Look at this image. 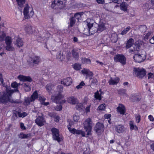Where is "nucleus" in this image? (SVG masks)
I'll return each instance as SVG.
<instances>
[{"label": "nucleus", "instance_id": "38", "mask_svg": "<svg viewBox=\"0 0 154 154\" xmlns=\"http://www.w3.org/2000/svg\"><path fill=\"white\" fill-rule=\"evenodd\" d=\"M72 56L76 59H78L79 57V54L78 52L75 51L73 49L72 51Z\"/></svg>", "mask_w": 154, "mask_h": 154}, {"label": "nucleus", "instance_id": "11", "mask_svg": "<svg viewBox=\"0 0 154 154\" xmlns=\"http://www.w3.org/2000/svg\"><path fill=\"white\" fill-rule=\"evenodd\" d=\"M145 55L143 54H134V59L135 62L140 63L142 62L145 59Z\"/></svg>", "mask_w": 154, "mask_h": 154}, {"label": "nucleus", "instance_id": "1", "mask_svg": "<svg viewBox=\"0 0 154 154\" xmlns=\"http://www.w3.org/2000/svg\"><path fill=\"white\" fill-rule=\"evenodd\" d=\"M14 92V91L10 88H6L3 92V95L0 97V103L5 104L8 102H12L13 100L11 99V97Z\"/></svg>", "mask_w": 154, "mask_h": 154}, {"label": "nucleus", "instance_id": "18", "mask_svg": "<svg viewBox=\"0 0 154 154\" xmlns=\"http://www.w3.org/2000/svg\"><path fill=\"white\" fill-rule=\"evenodd\" d=\"M93 29H84L82 32L85 35H90L93 34L95 32L97 31V30H93Z\"/></svg>", "mask_w": 154, "mask_h": 154}, {"label": "nucleus", "instance_id": "29", "mask_svg": "<svg viewBox=\"0 0 154 154\" xmlns=\"http://www.w3.org/2000/svg\"><path fill=\"white\" fill-rule=\"evenodd\" d=\"M120 7L122 10L125 11L127 10L128 4L125 2H123L121 4Z\"/></svg>", "mask_w": 154, "mask_h": 154}, {"label": "nucleus", "instance_id": "34", "mask_svg": "<svg viewBox=\"0 0 154 154\" xmlns=\"http://www.w3.org/2000/svg\"><path fill=\"white\" fill-rule=\"evenodd\" d=\"M24 100L25 101L24 103L25 105H28L30 104V102H32L31 101V97H25Z\"/></svg>", "mask_w": 154, "mask_h": 154}, {"label": "nucleus", "instance_id": "31", "mask_svg": "<svg viewBox=\"0 0 154 154\" xmlns=\"http://www.w3.org/2000/svg\"><path fill=\"white\" fill-rule=\"evenodd\" d=\"M56 57L57 59L62 61L64 59V56L63 55V53L60 51L57 53L56 55Z\"/></svg>", "mask_w": 154, "mask_h": 154}, {"label": "nucleus", "instance_id": "63", "mask_svg": "<svg viewBox=\"0 0 154 154\" xmlns=\"http://www.w3.org/2000/svg\"><path fill=\"white\" fill-rule=\"evenodd\" d=\"M90 106H91V105H89L86 108L85 111H86V112L87 113V112H90Z\"/></svg>", "mask_w": 154, "mask_h": 154}, {"label": "nucleus", "instance_id": "41", "mask_svg": "<svg viewBox=\"0 0 154 154\" xmlns=\"http://www.w3.org/2000/svg\"><path fill=\"white\" fill-rule=\"evenodd\" d=\"M74 17V18L75 19V20L76 19L78 21H79V20L81 17V14L79 13H77L75 14H74V17Z\"/></svg>", "mask_w": 154, "mask_h": 154}, {"label": "nucleus", "instance_id": "64", "mask_svg": "<svg viewBox=\"0 0 154 154\" xmlns=\"http://www.w3.org/2000/svg\"><path fill=\"white\" fill-rule=\"evenodd\" d=\"M111 115L110 114H106L104 116V118L105 119H109L111 117Z\"/></svg>", "mask_w": 154, "mask_h": 154}, {"label": "nucleus", "instance_id": "8", "mask_svg": "<svg viewBox=\"0 0 154 154\" xmlns=\"http://www.w3.org/2000/svg\"><path fill=\"white\" fill-rule=\"evenodd\" d=\"M134 73L140 78H142L146 74L145 70L142 68H134Z\"/></svg>", "mask_w": 154, "mask_h": 154}, {"label": "nucleus", "instance_id": "4", "mask_svg": "<svg viewBox=\"0 0 154 154\" xmlns=\"http://www.w3.org/2000/svg\"><path fill=\"white\" fill-rule=\"evenodd\" d=\"M41 62L40 57L37 56H35L29 57L28 60V62L31 65H37Z\"/></svg>", "mask_w": 154, "mask_h": 154}, {"label": "nucleus", "instance_id": "39", "mask_svg": "<svg viewBox=\"0 0 154 154\" xmlns=\"http://www.w3.org/2000/svg\"><path fill=\"white\" fill-rule=\"evenodd\" d=\"M94 97L96 99L99 100H100L101 99V94L99 93L98 91H97V92L95 93Z\"/></svg>", "mask_w": 154, "mask_h": 154}, {"label": "nucleus", "instance_id": "12", "mask_svg": "<svg viewBox=\"0 0 154 154\" xmlns=\"http://www.w3.org/2000/svg\"><path fill=\"white\" fill-rule=\"evenodd\" d=\"M117 112L122 115H124L125 108V106L122 104H119L117 108Z\"/></svg>", "mask_w": 154, "mask_h": 154}, {"label": "nucleus", "instance_id": "7", "mask_svg": "<svg viewBox=\"0 0 154 154\" xmlns=\"http://www.w3.org/2000/svg\"><path fill=\"white\" fill-rule=\"evenodd\" d=\"M114 60L116 62H119L123 65L126 63V58L125 56L122 54H117L114 57Z\"/></svg>", "mask_w": 154, "mask_h": 154}, {"label": "nucleus", "instance_id": "48", "mask_svg": "<svg viewBox=\"0 0 154 154\" xmlns=\"http://www.w3.org/2000/svg\"><path fill=\"white\" fill-rule=\"evenodd\" d=\"M105 104H102L100 106H99L98 108V109L99 110H104L105 109Z\"/></svg>", "mask_w": 154, "mask_h": 154}, {"label": "nucleus", "instance_id": "35", "mask_svg": "<svg viewBox=\"0 0 154 154\" xmlns=\"http://www.w3.org/2000/svg\"><path fill=\"white\" fill-rule=\"evenodd\" d=\"M139 46L138 45L137 47V48L136 49V50L135 48H133L132 49H131L129 50V52L130 53L133 54H136L137 53L138 51L137 49H139Z\"/></svg>", "mask_w": 154, "mask_h": 154}, {"label": "nucleus", "instance_id": "9", "mask_svg": "<svg viewBox=\"0 0 154 154\" xmlns=\"http://www.w3.org/2000/svg\"><path fill=\"white\" fill-rule=\"evenodd\" d=\"M35 123L39 126L41 127L44 125L45 122V119L42 115H38L35 120Z\"/></svg>", "mask_w": 154, "mask_h": 154}, {"label": "nucleus", "instance_id": "44", "mask_svg": "<svg viewBox=\"0 0 154 154\" xmlns=\"http://www.w3.org/2000/svg\"><path fill=\"white\" fill-rule=\"evenodd\" d=\"M73 67L76 70H79L81 68V65L79 63H75L73 65Z\"/></svg>", "mask_w": 154, "mask_h": 154}, {"label": "nucleus", "instance_id": "53", "mask_svg": "<svg viewBox=\"0 0 154 154\" xmlns=\"http://www.w3.org/2000/svg\"><path fill=\"white\" fill-rule=\"evenodd\" d=\"M73 120L75 122H77L79 119L80 117L78 116L74 115L73 116Z\"/></svg>", "mask_w": 154, "mask_h": 154}, {"label": "nucleus", "instance_id": "26", "mask_svg": "<svg viewBox=\"0 0 154 154\" xmlns=\"http://www.w3.org/2000/svg\"><path fill=\"white\" fill-rule=\"evenodd\" d=\"M16 44L18 47H20L23 45V42L21 38H17L16 39Z\"/></svg>", "mask_w": 154, "mask_h": 154}, {"label": "nucleus", "instance_id": "40", "mask_svg": "<svg viewBox=\"0 0 154 154\" xmlns=\"http://www.w3.org/2000/svg\"><path fill=\"white\" fill-rule=\"evenodd\" d=\"M12 40L11 38L10 37H7L5 38V43L6 45L11 44L12 43Z\"/></svg>", "mask_w": 154, "mask_h": 154}, {"label": "nucleus", "instance_id": "56", "mask_svg": "<svg viewBox=\"0 0 154 154\" xmlns=\"http://www.w3.org/2000/svg\"><path fill=\"white\" fill-rule=\"evenodd\" d=\"M20 127L23 130H25L26 129V128L25 127L24 125V124L22 122H20Z\"/></svg>", "mask_w": 154, "mask_h": 154}, {"label": "nucleus", "instance_id": "57", "mask_svg": "<svg viewBox=\"0 0 154 154\" xmlns=\"http://www.w3.org/2000/svg\"><path fill=\"white\" fill-rule=\"evenodd\" d=\"M51 7L54 9H56L57 8L56 4L54 3V1L52 3L51 5Z\"/></svg>", "mask_w": 154, "mask_h": 154}, {"label": "nucleus", "instance_id": "27", "mask_svg": "<svg viewBox=\"0 0 154 154\" xmlns=\"http://www.w3.org/2000/svg\"><path fill=\"white\" fill-rule=\"evenodd\" d=\"M22 86L26 91H28L30 90L31 88L30 85L29 83H23L22 84Z\"/></svg>", "mask_w": 154, "mask_h": 154}, {"label": "nucleus", "instance_id": "60", "mask_svg": "<svg viewBox=\"0 0 154 154\" xmlns=\"http://www.w3.org/2000/svg\"><path fill=\"white\" fill-rule=\"evenodd\" d=\"M148 119L151 121L153 122L154 121V118L151 115L149 116Z\"/></svg>", "mask_w": 154, "mask_h": 154}, {"label": "nucleus", "instance_id": "36", "mask_svg": "<svg viewBox=\"0 0 154 154\" xmlns=\"http://www.w3.org/2000/svg\"><path fill=\"white\" fill-rule=\"evenodd\" d=\"M49 115L51 117H53L54 119V121L56 122H58L60 119V117L57 115H54V114H51L50 113Z\"/></svg>", "mask_w": 154, "mask_h": 154}, {"label": "nucleus", "instance_id": "59", "mask_svg": "<svg viewBox=\"0 0 154 154\" xmlns=\"http://www.w3.org/2000/svg\"><path fill=\"white\" fill-rule=\"evenodd\" d=\"M111 1L113 2L118 4L122 2V0H111Z\"/></svg>", "mask_w": 154, "mask_h": 154}, {"label": "nucleus", "instance_id": "33", "mask_svg": "<svg viewBox=\"0 0 154 154\" xmlns=\"http://www.w3.org/2000/svg\"><path fill=\"white\" fill-rule=\"evenodd\" d=\"M82 63L85 64H90L91 63V60L88 58H82Z\"/></svg>", "mask_w": 154, "mask_h": 154}, {"label": "nucleus", "instance_id": "50", "mask_svg": "<svg viewBox=\"0 0 154 154\" xmlns=\"http://www.w3.org/2000/svg\"><path fill=\"white\" fill-rule=\"evenodd\" d=\"M85 85V83L83 81H82L79 85L77 86L76 88L78 89H80L82 88V87Z\"/></svg>", "mask_w": 154, "mask_h": 154}, {"label": "nucleus", "instance_id": "58", "mask_svg": "<svg viewBox=\"0 0 154 154\" xmlns=\"http://www.w3.org/2000/svg\"><path fill=\"white\" fill-rule=\"evenodd\" d=\"M96 1L99 4H103L104 3V0H96Z\"/></svg>", "mask_w": 154, "mask_h": 154}, {"label": "nucleus", "instance_id": "15", "mask_svg": "<svg viewBox=\"0 0 154 154\" xmlns=\"http://www.w3.org/2000/svg\"><path fill=\"white\" fill-rule=\"evenodd\" d=\"M82 73L84 74H86L87 75V76L89 77L90 79H92V77L93 75V74L91 71H90L89 69H84L82 71Z\"/></svg>", "mask_w": 154, "mask_h": 154}, {"label": "nucleus", "instance_id": "19", "mask_svg": "<svg viewBox=\"0 0 154 154\" xmlns=\"http://www.w3.org/2000/svg\"><path fill=\"white\" fill-rule=\"evenodd\" d=\"M119 81V79L118 77L114 78L110 77L109 81V84L110 85H116L118 83Z\"/></svg>", "mask_w": 154, "mask_h": 154}, {"label": "nucleus", "instance_id": "32", "mask_svg": "<svg viewBox=\"0 0 154 154\" xmlns=\"http://www.w3.org/2000/svg\"><path fill=\"white\" fill-rule=\"evenodd\" d=\"M38 97V94L37 91H35L30 97L31 98V101H34Z\"/></svg>", "mask_w": 154, "mask_h": 154}, {"label": "nucleus", "instance_id": "51", "mask_svg": "<svg viewBox=\"0 0 154 154\" xmlns=\"http://www.w3.org/2000/svg\"><path fill=\"white\" fill-rule=\"evenodd\" d=\"M148 78L149 79H150L154 78V73H149L148 74Z\"/></svg>", "mask_w": 154, "mask_h": 154}, {"label": "nucleus", "instance_id": "25", "mask_svg": "<svg viewBox=\"0 0 154 154\" xmlns=\"http://www.w3.org/2000/svg\"><path fill=\"white\" fill-rule=\"evenodd\" d=\"M19 6V9L22 10L24 4L25 3L26 0H16Z\"/></svg>", "mask_w": 154, "mask_h": 154}, {"label": "nucleus", "instance_id": "62", "mask_svg": "<svg viewBox=\"0 0 154 154\" xmlns=\"http://www.w3.org/2000/svg\"><path fill=\"white\" fill-rule=\"evenodd\" d=\"M25 134L23 133H20L19 135L20 138H25Z\"/></svg>", "mask_w": 154, "mask_h": 154}, {"label": "nucleus", "instance_id": "17", "mask_svg": "<svg viewBox=\"0 0 154 154\" xmlns=\"http://www.w3.org/2000/svg\"><path fill=\"white\" fill-rule=\"evenodd\" d=\"M94 22L92 19H88L84 23L88 26L89 29H90L93 26Z\"/></svg>", "mask_w": 154, "mask_h": 154}, {"label": "nucleus", "instance_id": "30", "mask_svg": "<svg viewBox=\"0 0 154 154\" xmlns=\"http://www.w3.org/2000/svg\"><path fill=\"white\" fill-rule=\"evenodd\" d=\"M54 85L51 83L48 84L46 86V88L47 91L48 92H51V91L53 89Z\"/></svg>", "mask_w": 154, "mask_h": 154}, {"label": "nucleus", "instance_id": "61", "mask_svg": "<svg viewBox=\"0 0 154 154\" xmlns=\"http://www.w3.org/2000/svg\"><path fill=\"white\" fill-rule=\"evenodd\" d=\"M25 28L26 29H30V28H32L31 26L29 24H26L25 26Z\"/></svg>", "mask_w": 154, "mask_h": 154}, {"label": "nucleus", "instance_id": "21", "mask_svg": "<svg viewBox=\"0 0 154 154\" xmlns=\"http://www.w3.org/2000/svg\"><path fill=\"white\" fill-rule=\"evenodd\" d=\"M63 97V95L60 94H59L58 95L56 96H52L51 97V99L53 101H54V102H56L57 103L59 102V100L60 99L62 98Z\"/></svg>", "mask_w": 154, "mask_h": 154}, {"label": "nucleus", "instance_id": "3", "mask_svg": "<svg viewBox=\"0 0 154 154\" xmlns=\"http://www.w3.org/2000/svg\"><path fill=\"white\" fill-rule=\"evenodd\" d=\"M92 122L91 119L88 118L85 120L83 123L84 128L85 130L87 132V135H89L91 131Z\"/></svg>", "mask_w": 154, "mask_h": 154}, {"label": "nucleus", "instance_id": "16", "mask_svg": "<svg viewBox=\"0 0 154 154\" xmlns=\"http://www.w3.org/2000/svg\"><path fill=\"white\" fill-rule=\"evenodd\" d=\"M126 130L124 126L122 125H119L116 126L115 127V130L119 133H123Z\"/></svg>", "mask_w": 154, "mask_h": 154}, {"label": "nucleus", "instance_id": "10", "mask_svg": "<svg viewBox=\"0 0 154 154\" xmlns=\"http://www.w3.org/2000/svg\"><path fill=\"white\" fill-rule=\"evenodd\" d=\"M95 130L96 132L98 134L103 132L104 131L103 125L100 122H98L95 126Z\"/></svg>", "mask_w": 154, "mask_h": 154}, {"label": "nucleus", "instance_id": "42", "mask_svg": "<svg viewBox=\"0 0 154 154\" xmlns=\"http://www.w3.org/2000/svg\"><path fill=\"white\" fill-rule=\"evenodd\" d=\"M76 20L74 17H72L70 19V23L69 26L70 27H72L75 24Z\"/></svg>", "mask_w": 154, "mask_h": 154}, {"label": "nucleus", "instance_id": "20", "mask_svg": "<svg viewBox=\"0 0 154 154\" xmlns=\"http://www.w3.org/2000/svg\"><path fill=\"white\" fill-rule=\"evenodd\" d=\"M26 116V112H23V113H20V112H17L13 116V118H14V120L16 119L18 116L19 117H24Z\"/></svg>", "mask_w": 154, "mask_h": 154}, {"label": "nucleus", "instance_id": "46", "mask_svg": "<svg viewBox=\"0 0 154 154\" xmlns=\"http://www.w3.org/2000/svg\"><path fill=\"white\" fill-rule=\"evenodd\" d=\"M153 35V33L152 32H149L147 33L144 37V39H148L149 37Z\"/></svg>", "mask_w": 154, "mask_h": 154}, {"label": "nucleus", "instance_id": "45", "mask_svg": "<svg viewBox=\"0 0 154 154\" xmlns=\"http://www.w3.org/2000/svg\"><path fill=\"white\" fill-rule=\"evenodd\" d=\"M6 36L5 34L3 32H0V40H4Z\"/></svg>", "mask_w": 154, "mask_h": 154}, {"label": "nucleus", "instance_id": "23", "mask_svg": "<svg viewBox=\"0 0 154 154\" xmlns=\"http://www.w3.org/2000/svg\"><path fill=\"white\" fill-rule=\"evenodd\" d=\"M54 3H55L57 8H61L63 7V1L59 0H54Z\"/></svg>", "mask_w": 154, "mask_h": 154}, {"label": "nucleus", "instance_id": "54", "mask_svg": "<svg viewBox=\"0 0 154 154\" xmlns=\"http://www.w3.org/2000/svg\"><path fill=\"white\" fill-rule=\"evenodd\" d=\"M62 109V106L61 105L59 106H57L55 108V109L57 111H59L61 110Z\"/></svg>", "mask_w": 154, "mask_h": 154}, {"label": "nucleus", "instance_id": "55", "mask_svg": "<svg viewBox=\"0 0 154 154\" xmlns=\"http://www.w3.org/2000/svg\"><path fill=\"white\" fill-rule=\"evenodd\" d=\"M91 82L92 84H93L94 85H97V79L95 78H93L92 79V80L91 81Z\"/></svg>", "mask_w": 154, "mask_h": 154}, {"label": "nucleus", "instance_id": "22", "mask_svg": "<svg viewBox=\"0 0 154 154\" xmlns=\"http://www.w3.org/2000/svg\"><path fill=\"white\" fill-rule=\"evenodd\" d=\"M67 101L68 102L72 104H75L77 102V100L76 98L71 97L67 98Z\"/></svg>", "mask_w": 154, "mask_h": 154}, {"label": "nucleus", "instance_id": "13", "mask_svg": "<svg viewBox=\"0 0 154 154\" xmlns=\"http://www.w3.org/2000/svg\"><path fill=\"white\" fill-rule=\"evenodd\" d=\"M17 78L20 81L23 82L28 81L30 82L32 81L31 78L29 76H25L22 75H20L18 76Z\"/></svg>", "mask_w": 154, "mask_h": 154}, {"label": "nucleus", "instance_id": "24", "mask_svg": "<svg viewBox=\"0 0 154 154\" xmlns=\"http://www.w3.org/2000/svg\"><path fill=\"white\" fill-rule=\"evenodd\" d=\"M134 40L132 38L129 39L127 42L126 45V48H129L132 46L134 43Z\"/></svg>", "mask_w": 154, "mask_h": 154}, {"label": "nucleus", "instance_id": "28", "mask_svg": "<svg viewBox=\"0 0 154 154\" xmlns=\"http://www.w3.org/2000/svg\"><path fill=\"white\" fill-rule=\"evenodd\" d=\"M129 125L130 128V129L131 130H134L137 131L138 129V128L136 125L133 122L130 121L129 122Z\"/></svg>", "mask_w": 154, "mask_h": 154}, {"label": "nucleus", "instance_id": "43", "mask_svg": "<svg viewBox=\"0 0 154 154\" xmlns=\"http://www.w3.org/2000/svg\"><path fill=\"white\" fill-rule=\"evenodd\" d=\"M83 108V104L81 103H78L76 105L75 108L76 109L79 110H80L81 109H82Z\"/></svg>", "mask_w": 154, "mask_h": 154}, {"label": "nucleus", "instance_id": "5", "mask_svg": "<svg viewBox=\"0 0 154 154\" xmlns=\"http://www.w3.org/2000/svg\"><path fill=\"white\" fill-rule=\"evenodd\" d=\"M51 131L53 140L57 141L58 142L61 141V138L59 136V132L58 130L56 128H54L51 129Z\"/></svg>", "mask_w": 154, "mask_h": 154}, {"label": "nucleus", "instance_id": "2", "mask_svg": "<svg viewBox=\"0 0 154 154\" xmlns=\"http://www.w3.org/2000/svg\"><path fill=\"white\" fill-rule=\"evenodd\" d=\"M23 13L25 18L26 19H29L32 17L34 14L32 8H30L27 4L25 5Z\"/></svg>", "mask_w": 154, "mask_h": 154}, {"label": "nucleus", "instance_id": "37", "mask_svg": "<svg viewBox=\"0 0 154 154\" xmlns=\"http://www.w3.org/2000/svg\"><path fill=\"white\" fill-rule=\"evenodd\" d=\"M11 45V44L6 45V46L5 47V49L9 51H12L14 50V48Z\"/></svg>", "mask_w": 154, "mask_h": 154}, {"label": "nucleus", "instance_id": "49", "mask_svg": "<svg viewBox=\"0 0 154 154\" xmlns=\"http://www.w3.org/2000/svg\"><path fill=\"white\" fill-rule=\"evenodd\" d=\"M126 90L124 89H121L118 91V93L120 95H124L125 94Z\"/></svg>", "mask_w": 154, "mask_h": 154}, {"label": "nucleus", "instance_id": "14", "mask_svg": "<svg viewBox=\"0 0 154 154\" xmlns=\"http://www.w3.org/2000/svg\"><path fill=\"white\" fill-rule=\"evenodd\" d=\"M72 83V80L70 77H67L61 81V83L66 86L70 85Z\"/></svg>", "mask_w": 154, "mask_h": 154}, {"label": "nucleus", "instance_id": "47", "mask_svg": "<svg viewBox=\"0 0 154 154\" xmlns=\"http://www.w3.org/2000/svg\"><path fill=\"white\" fill-rule=\"evenodd\" d=\"M19 85H20L19 84H18L15 82L12 83L11 86L12 87L16 88V90L18 91L17 88Z\"/></svg>", "mask_w": 154, "mask_h": 154}, {"label": "nucleus", "instance_id": "6", "mask_svg": "<svg viewBox=\"0 0 154 154\" xmlns=\"http://www.w3.org/2000/svg\"><path fill=\"white\" fill-rule=\"evenodd\" d=\"M69 132L74 134L81 135L82 137L85 136V133L84 131L81 130L76 129L74 128H71L70 125H69L67 126Z\"/></svg>", "mask_w": 154, "mask_h": 154}, {"label": "nucleus", "instance_id": "52", "mask_svg": "<svg viewBox=\"0 0 154 154\" xmlns=\"http://www.w3.org/2000/svg\"><path fill=\"white\" fill-rule=\"evenodd\" d=\"M136 121L137 123H139L140 121V116L139 115H137L135 116Z\"/></svg>", "mask_w": 154, "mask_h": 154}]
</instances>
